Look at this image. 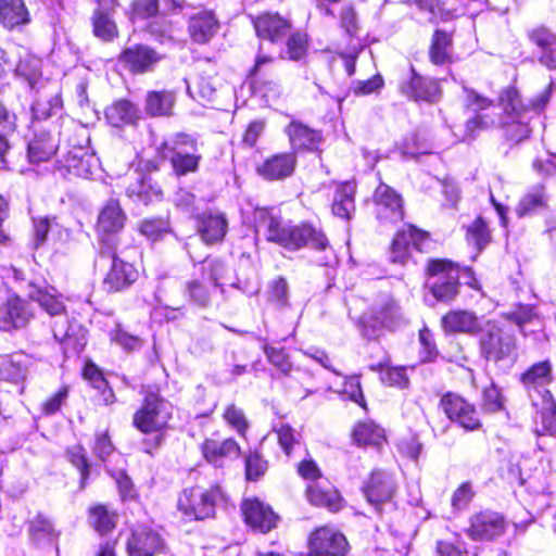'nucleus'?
I'll return each mask as SVG.
<instances>
[{
  "mask_svg": "<svg viewBox=\"0 0 556 556\" xmlns=\"http://www.w3.org/2000/svg\"><path fill=\"white\" fill-rule=\"evenodd\" d=\"M464 93L465 106L475 116L466 122L462 140H471L478 131L498 125L508 140L519 142L529 137L531 118L543 112L551 99L549 88L538 93L527 105L514 87L501 92L498 104L467 87H464Z\"/></svg>",
  "mask_w": 556,
  "mask_h": 556,
  "instance_id": "obj_1",
  "label": "nucleus"
},
{
  "mask_svg": "<svg viewBox=\"0 0 556 556\" xmlns=\"http://www.w3.org/2000/svg\"><path fill=\"white\" fill-rule=\"evenodd\" d=\"M254 222L257 233H263L268 241L278 243L291 251L305 245L317 250H325L328 245V240L324 232L312 225L292 226L286 224L268 208L255 210Z\"/></svg>",
  "mask_w": 556,
  "mask_h": 556,
  "instance_id": "obj_2",
  "label": "nucleus"
},
{
  "mask_svg": "<svg viewBox=\"0 0 556 556\" xmlns=\"http://www.w3.org/2000/svg\"><path fill=\"white\" fill-rule=\"evenodd\" d=\"M552 379L549 361L535 363L521 375V382L535 410L533 420L539 434L556 433V402L547 389Z\"/></svg>",
  "mask_w": 556,
  "mask_h": 556,
  "instance_id": "obj_3",
  "label": "nucleus"
},
{
  "mask_svg": "<svg viewBox=\"0 0 556 556\" xmlns=\"http://www.w3.org/2000/svg\"><path fill=\"white\" fill-rule=\"evenodd\" d=\"M225 500V494L218 485L208 489L198 485L182 491L178 497L177 508L188 521L203 520L213 517L217 505Z\"/></svg>",
  "mask_w": 556,
  "mask_h": 556,
  "instance_id": "obj_4",
  "label": "nucleus"
},
{
  "mask_svg": "<svg viewBox=\"0 0 556 556\" xmlns=\"http://www.w3.org/2000/svg\"><path fill=\"white\" fill-rule=\"evenodd\" d=\"M427 285L441 302H451L459 293V270L456 265L446 260H431L427 266Z\"/></svg>",
  "mask_w": 556,
  "mask_h": 556,
  "instance_id": "obj_5",
  "label": "nucleus"
},
{
  "mask_svg": "<svg viewBox=\"0 0 556 556\" xmlns=\"http://www.w3.org/2000/svg\"><path fill=\"white\" fill-rule=\"evenodd\" d=\"M172 418L170 405L160 394L148 391L140 408L134 414L132 426L142 433L160 432Z\"/></svg>",
  "mask_w": 556,
  "mask_h": 556,
  "instance_id": "obj_6",
  "label": "nucleus"
},
{
  "mask_svg": "<svg viewBox=\"0 0 556 556\" xmlns=\"http://www.w3.org/2000/svg\"><path fill=\"white\" fill-rule=\"evenodd\" d=\"M126 216L118 201L110 200L100 211L97 230L99 233V255L112 254L119 245L118 232L123 229Z\"/></svg>",
  "mask_w": 556,
  "mask_h": 556,
  "instance_id": "obj_7",
  "label": "nucleus"
},
{
  "mask_svg": "<svg viewBox=\"0 0 556 556\" xmlns=\"http://www.w3.org/2000/svg\"><path fill=\"white\" fill-rule=\"evenodd\" d=\"M481 354L486 361L498 363L513 361L516 351V339L513 333L488 320L480 336Z\"/></svg>",
  "mask_w": 556,
  "mask_h": 556,
  "instance_id": "obj_8",
  "label": "nucleus"
},
{
  "mask_svg": "<svg viewBox=\"0 0 556 556\" xmlns=\"http://www.w3.org/2000/svg\"><path fill=\"white\" fill-rule=\"evenodd\" d=\"M34 317L33 305L20 295L12 294L0 305V330L12 332L24 329Z\"/></svg>",
  "mask_w": 556,
  "mask_h": 556,
  "instance_id": "obj_9",
  "label": "nucleus"
},
{
  "mask_svg": "<svg viewBox=\"0 0 556 556\" xmlns=\"http://www.w3.org/2000/svg\"><path fill=\"white\" fill-rule=\"evenodd\" d=\"M440 407L451 421L467 431L478 430L482 426L475 405L463 396L446 393L441 397Z\"/></svg>",
  "mask_w": 556,
  "mask_h": 556,
  "instance_id": "obj_10",
  "label": "nucleus"
},
{
  "mask_svg": "<svg viewBox=\"0 0 556 556\" xmlns=\"http://www.w3.org/2000/svg\"><path fill=\"white\" fill-rule=\"evenodd\" d=\"M399 89L404 97L415 102L432 103L438 101L441 94L439 83L419 75L413 66L401 78Z\"/></svg>",
  "mask_w": 556,
  "mask_h": 556,
  "instance_id": "obj_11",
  "label": "nucleus"
},
{
  "mask_svg": "<svg viewBox=\"0 0 556 556\" xmlns=\"http://www.w3.org/2000/svg\"><path fill=\"white\" fill-rule=\"evenodd\" d=\"M396 491V482L393 475L374 470L369 479L363 485V493L368 503L372 505L378 513H382L383 505H391Z\"/></svg>",
  "mask_w": 556,
  "mask_h": 556,
  "instance_id": "obj_12",
  "label": "nucleus"
},
{
  "mask_svg": "<svg viewBox=\"0 0 556 556\" xmlns=\"http://www.w3.org/2000/svg\"><path fill=\"white\" fill-rule=\"evenodd\" d=\"M507 522L504 516L493 510H481L470 517L467 535L475 541H491L504 534Z\"/></svg>",
  "mask_w": 556,
  "mask_h": 556,
  "instance_id": "obj_13",
  "label": "nucleus"
},
{
  "mask_svg": "<svg viewBox=\"0 0 556 556\" xmlns=\"http://www.w3.org/2000/svg\"><path fill=\"white\" fill-rule=\"evenodd\" d=\"M64 176L91 178L99 168V159L84 147H73L59 161Z\"/></svg>",
  "mask_w": 556,
  "mask_h": 556,
  "instance_id": "obj_14",
  "label": "nucleus"
},
{
  "mask_svg": "<svg viewBox=\"0 0 556 556\" xmlns=\"http://www.w3.org/2000/svg\"><path fill=\"white\" fill-rule=\"evenodd\" d=\"M377 218L383 224H396L404 217L401 195L386 184H380L374 194Z\"/></svg>",
  "mask_w": 556,
  "mask_h": 556,
  "instance_id": "obj_15",
  "label": "nucleus"
},
{
  "mask_svg": "<svg viewBox=\"0 0 556 556\" xmlns=\"http://www.w3.org/2000/svg\"><path fill=\"white\" fill-rule=\"evenodd\" d=\"M309 549L316 555L344 556L349 551V543L342 533L321 527L311 534Z\"/></svg>",
  "mask_w": 556,
  "mask_h": 556,
  "instance_id": "obj_16",
  "label": "nucleus"
},
{
  "mask_svg": "<svg viewBox=\"0 0 556 556\" xmlns=\"http://www.w3.org/2000/svg\"><path fill=\"white\" fill-rule=\"evenodd\" d=\"M427 240V233L414 226L409 225L399 230L391 244L390 261L396 264H405L410 255V249L422 251L424 243Z\"/></svg>",
  "mask_w": 556,
  "mask_h": 556,
  "instance_id": "obj_17",
  "label": "nucleus"
},
{
  "mask_svg": "<svg viewBox=\"0 0 556 556\" xmlns=\"http://www.w3.org/2000/svg\"><path fill=\"white\" fill-rule=\"evenodd\" d=\"M118 248L112 254L100 255L112 258L111 267L103 280V287L109 292L122 291L132 285L138 278V271L132 264L118 257Z\"/></svg>",
  "mask_w": 556,
  "mask_h": 556,
  "instance_id": "obj_18",
  "label": "nucleus"
},
{
  "mask_svg": "<svg viewBox=\"0 0 556 556\" xmlns=\"http://www.w3.org/2000/svg\"><path fill=\"white\" fill-rule=\"evenodd\" d=\"M253 26L261 40L273 45L282 42L291 30V24L278 13L266 12L253 18Z\"/></svg>",
  "mask_w": 556,
  "mask_h": 556,
  "instance_id": "obj_19",
  "label": "nucleus"
},
{
  "mask_svg": "<svg viewBox=\"0 0 556 556\" xmlns=\"http://www.w3.org/2000/svg\"><path fill=\"white\" fill-rule=\"evenodd\" d=\"M163 548V539L153 529L139 526L131 532L127 542L129 556H154Z\"/></svg>",
  "mask_w": 556,
  "mask_h": 556,
  "instance_id": "obj_20",
  "label": "nucleus"
},
{
  "mask_svg": "<svg viewBox=\"0 0 556 556\" xmlns=\"http://www.w3.org/2000/svg\"><path fill=\"white\" fill-rule=\"evenodd\" d=\"M119 60L130 72L142 74L152 71L162 56L148 46L135 45L126 48Z\"/></svg>",
  "mask_w": 556,
  "mask_h": 556,
  "instance_id": "obj_21",
  "label": "nucleus"
},
{
  "mask_svg": "<svg viewBox=\"0 0 556 556\" xmlns=\"http://www.w3.org/2000/svg\"><path fill=\"white\" fill-rule=\"evenodd\" d=\"M26 293L31 301L38 303L49 317L66 309L62 295L52 286L30 281L27 285Z\"/></svg>",
  "mask_w": 556,
  "mask_h": 556,
  "instance_id": "obj_22",
  "label": "nucleus"
},
{
  "mask_svg": "<svg viewBox=\"0 0 556 556\" xmlns=\"http://www.w3.org/2000/svg\"><path fill=\"white\" fill-rule=\"evenodd\" d=\"M296 165L294 152L278 153L257 166V173L266 180H282L290 177Z\"/></svg>",
  "mask_w": 556,
  "mask_h": 556,
  "instance_id": "obj_23",
  "label": "nucleus"
},
{
  "mask_svg": "<svg viewBox=\"0 0 556 556\" xmlns=\"http://www.w3.org/2000/svg\"><path fill=\"white\" fill-rule=\"evenodd\" d=\"M244 520L261 532L270 531L276 525V515L269 506L257 498H248L241 506Z\"/></svg>",
  "mask_w": 556,
  "mask_h": 556,
  "instance_id": "obj_24",
  "label": "nucleus"
},
{
  "mask_svg": "<svg viewBox=\"0 0 556 556\" xmlns=\"http://www.w3.org/2000/svg\"><path fill=\"white\" fill-rule=\"evenodd\" d=\"M59 147L58 134H51L43 128L35 129L33 138L27 144V155L31 163L48 161L55 154Z\"/></svg>",
  "mask_w": 556,
  "mask_h": 556,
  "instance_id": "obj_25",
  "label": "nucleus"
},
{
  "mask_svg": "<svg viewBox=\"0 0 556 556\" xmlns=\"http://www.w3.org/2000/svg\"><path fill=\"white\" fill-rule=\"evenodd\" d=\"M285 132L294 152L317 150L323 139L320 131L296 121H292Z\"/></svg>",
  "mask_w": 556,
  "mask_h": 556,
  "instance_id": "obj_26",
  "label": "nucleus"
},
{
  "mask_svg": "<svg viewBox=\"0 0 556 556\" xmlns=\"http://www.w3.org/2000/svg\"><path fill=\"white\" fill-rule=\"evenodd\" d=\"M230 268L218 258L206 257L204 261L194 265V276H199L203 281H210L214 287L223 288L226 285L235 287L230 279Z\"/></svg>",
  "mask_w": 556,
  "mask_h": 556,
  "instance_id": "obj_27",
  "label": "nucleus"
},
{
  "mask_svg": "<svg viewBox=\"0 0 556 556\" xmlns=\"http://www.w3.org/2000/svg\"><path fill=\"white\" fill-rule=\"evenodd\" d=\"M219 23L210 11H202L190 17L188 30L191 39L200 45L207 43L218 31Z\"/></svg>",
  "mask_w": 556,
  "mask_h": 556,
  "instance_id": "obj_28",
  "label": "nucleus"
},
{
  "mask_svg": "<svg viewBox=\"0 0 556 556\" xmlns=\"http://www.w3.org/2000/svg\"><path fill=\"white\" fill-rule=\"evenodd\" d=\"M227 220L219 213H204L198 218V232L205 243H215L223 240L227 232Z\"/></svg>",
  "mask_w": 556,
  "mask_h": 556,
  "instance_id": "obj_29",
  "label": "nucleus"
},
{
  "mask_svg": "<svg viewBox=\"0 0 556 556\" xmlns=\"http://www.w3.org/2000/svg\"><path fill=\"white\" fill-rule=\"evenodd\" d=\"M274 59L262 52V47L256 56L255 64L250 71V78L253 84L258 86L265 97L277 98L281 94V85L274 80H264L263 76L267 68L273 64Z\"/></svg>",
  "mask_w": 556,
  "mask_h": 556,
  "instance_id": "obj_30",
  "label": "nucleus"
},
{
  "mask_svg": "<svg viewBox=\"0 0 556 556\" xmlns=\"http://www.w3.org/2000/svg\"><path fill=\"white\" fill-rule=\"evenodd\" d=\"M126 195L134 203L147 205L161 200L162 190L146 176L136 174L134 180L126 187Z\"/></svg>",
  "mask_w": 556,
  "mask_h": 556,
  "instance_id": "obj_31",
  "label": "nucleus"
},
{
  "mask_svg": "<svg viewBox=\"0 0 556 556\" xmlns=\"http://www.w3.org/2000/svg\"><path fill=\"white\" fill-rule=\"evenodd\" d=\"M442 325L448 332L475 333L484 327L482 320L469 311H452L442 318Z\"/></svg>",
  "mask_w": 556,
  "mask_h": 556,
  "instance_id": "obj_32",
  "label": "nucleus"
},
{
  "mask_svg": "<svg viewBox=\"0 0 556 556\" xmlns=\"http://www.w3.org/2000/svg\"><path fill=\"white\" fill-rule=\"evenodd\" d=\"M50 318L53 337L59 342L74 340L76 343H80L85 339L84 328L68 317L66 309Z\"/></svg>",
  "mask_w": 556,
  "mask_h": 556,
  "instance_id": "obj_33",
  "label": "nucleus"
},
{
  "mask_svg": "<svg viewBox=\"0 0 556 556\" xmlns=\"http://www.w3.org/2000/svg\"><path fill=\"white\" fill-rule=\"evenodd\" d=\"M306 496L311 504L326 507L331 511L341 508L342 498L339 492L328 483L314 482L306 489Z\"/></svg>",
  "mask_w": 556,
  "mask_h": 556,
  "instance_id": "obj_34",
  "label": "nucleus"
},
{
  "mask_svg": "<svg viewBox=\"0 0 556 556\" xmlns=\"http://www.w3.org/2000/svg\"><path fill=\"white\" fill-rule=\"evenodd\" d=\"M368 323L371 327L380 326L389 330H393L403 323V315L399 305L393 300H386L372 309Z\"/></svg>",
  "mask_w": 556,
  "mask_h": 556,
  "instance_id": "obj_35",
  "label": "nucleus"
},
{
  "mask_svg": "<svg viewBox=\"0 0 556 556\" xmlns=\"http://www.w3.org/2000/svg\"><path fill=\"white\" fill-rule=\"evenodd\" d=\"M202 452L207 462L220 466L224 458H237L240 446L233 439H226L223 442L206 440L202 445Z\"/></svg>",
  "mask_w": 556,
  "mask_h": 556,
  "instance_id": "obj_36",
  "label": "nucleus"
},
{
  "mask_svg": "<svg viewBox=\"0 0 556 556\" xmlns=\"http://www.w3.org/2000/svg\"><path fill=\"white\" fill-rule=\"evenodd\" d=\"M0 21L7 28L29 22V13L23 0H0Z\"/></svg>",
  "mask_w": 556,
  "mask_h": 556,
  "instance_id": "obj_37",
  "label": "nucleus"
},
{
  "mask_svg": "<svg viewBox=\"0 0 556 556\" xmlns=\"http://www.w3.org/2000/svg\"><path fill=\"white\" fill-rule=\"evenodd\" d=\"M176 102L172 90L149 91L146 98V111L152 116H169Z\"/></svg>",
  "mask_w": 556,
  "mask_h": 556,
  "instance_id": "obj_38",
  "label": "nucleus"
},
{
  "mask_svg": "<svg viewBox=\"0 0 556 556\" xmlns=\"http://www.w3.org/2000/svg\"><path fill=\"white\" fill-rule=\"evenodd\" d=\"M28 533L37 545L52 544L59 535L52 521L42 514H38L29 521Z\"/></svg>",
  "mask_w": 556,
  "mask_h": 556,
  "instance_id": "obj_39",
  "label": "nucleus"
},
{
  "mask_svg": "<svg viewBox=\"0 0 556 556\" xmlns=\"http://www.w3.org/2000/svg\"><path fill=\"white\" fill-rule=\"evenodd\" d=\"M353 440L359 446L380 447L386 438L383 429L374 421H363L354 427Z\"/></svg>",
  "mask_w": 556,
  "mask_h": 556,
  "instance_id": "obj_40",
  "label": "nucleus"
},
{
  "mask_svg": "<svg viewBox=\"0 0 556 556\" xmlns=\"http://www.w3.org/2000/svg\"><path fill=\"white\" fill-rule=\"evenodd\" d=\"M548 197L543 185L532 187L520 200L517 213L519 216L539 213L547 207Z\"/></svg>",
  "mask_w": 556,
  "mask_h": 556,
  "instance_id": "obj_41",
  "label": "nucleus"
},
{
  "mask_svg": "<svg viewBox=\"0 0 556 556\" xmlns=\"http://www.w3.org/2000/svg\"><path fill=\"white\" fill-rule=\"evenodd\" d=\"M28 358L24 354H15L0 363V376L7 381L18 383L24 381L28 372Z\"/></svg>",
  "mask_w": 556,
  "mask_h": 556,
  "instance_id": "obj_42",
  "label": "nucleus"
},
{
  "mask_svg": "<svg viewBox=\"0 0 556 556\" xmlns=\"http://www.w3.org/2000/svg\"><path fill=\"white\" fill-rule=\"evenodd\" d=\"M92 27L96 37L102 41H112L118 35V29L106 8L99 7L92 15Z\"/></svg>",
  "mask_w": 556,
  "mask_h": 556,
  "instance_id": "obj_43",
  "label": "nucleus"
},
{
  "mask_svg": "<svg viewBox=\"0 0 556 556\" xmlns=\"http://www.w3.org/2000/svg\"><path fill=\"white\" fill-rule=\"evenodd\" d=\"M452 37L443 30H435L429 50V56L433 64L443 65L451 62Z\"/></svg>",
  "mask_w": 556,
  "mask_h": 556,
  "instance_id": "obj_44",
  "label": "nucleus"
},
{
  "mask_svg": "<svg viewBox=\"0 0 556 556\" xmlns=\"http://www.w3.org/2000/svg\"><path fill=\"white\" fill-rule=\"evenodd\" d=\"M356 186L352 181H345L337 187L333 201L344 202L345 207L332 204V213L343 219H350L355 210L354 194Z\"/></svg>",
  "mask_w": 556,
  "mask_h": 556,
  "instance_id": "obj_45",
  "label": "nucleus"
},
{
  "mask_svg": "<svg viewBox=\"0 0 556 556\" xmlns=\"http://www.w3.org/2000/svg\"><path fill=\"white\" fill-rule=\"evenodd\" d=\"M105 117L112 126L119 127L134 123L137 118V110L131 102L118 100L106 108Z\"/></svg>",
  "mask_w": 556,
  "mask_h": 556,
  "instance_id": "obj_46",
  "label": "nucleus"
},
{
  "mask_svg": "<svg viewBox=\"0 0 556 556\" xmlns=\"http://www.w3.org/2000/svg\"><path fill=\"white\" fill-rule=\"evenodd\" d=\"M41 61L35 56L21 59L15 68L16 76L25 79L35 88L41 77Z\"/></svg>",
  "mask_w": 556,
  "mask_h": 556,
  "instance_id": "obj_47",
  "label": "nucleus"
},
{
  "mask_svg": "<svg viewBox=\"0 0 556 556\" xmlns=\"http://www.w3.org/2000/svg\"><path fill=\"white\" fill-rule=\"evenodd\" d=\"M89 518L92 527L101 534L112 531L116 525L115 514L103 505L91 508Z\"/></svg>",
  "mask_w": 556,
  "mask_h": 556,
  "instance_id": "obj_48",
  "label": "nucleus"
},
{
  "mask_svg": "<svg viewBox=\"0 0 556 556\" xmlns=\"http://www.w3.org/2000/svg\"><path fill=\"white\" fill-rule=\"evenodd\" d=\"M66 456L70 463L75 466L80 472V489L87 485L90 476L89 463L85 448L77 444L67 448Z\"/></svg>",
  "mask_w": 556,
  "mask_h": 556,
  "instance_id": "obj_49",
  "label": "nucleus"
},
{
  "mask_svg": "<svg viewBox=\"0 0 556 556\" xmlns=\"http://www.w3.org/2000/svg\"><path fill=\"white\" fill-rule=\"evenodd\" d=\"M466 238L468 243L475 245L479 251L484 249L491 241V233L486 223L481 217L473 220L467 228Z\"/></svg>",
  "mask_w": 556,
  "mask_h": 556,
  "instance_id": "obj_50",
  "label": "nucleus"
},
{
  "mask_svg": "<svg viewBox=\"0 0 556 556\" xmlns=\"http://www.w3.org/2000/svg\"><path fill=\"white\" fill-rule=\"evenodd\" d=\"M149 31L160 42H168L175 39V24L165 15H156L149 24Z\"/></svg>",
  "mask_w": 556,
  "mask_h": 556,
  "instance_id": "obj_51",
  "label": "nucleus"
},
{
  "mask_svg": "<svg viewBox=\"0 0 556 556\" xmlns=\"http://www.w3.org/2000/svg\"><path fill=\"white\" fill-rule=\"evenodd\" d=\"M139 231L149 240L156 241L169 231V223L166 218H147L140 222Z\"/></svg>",
  "mask_w": 556,
  "mask_h": 556,
  "instance_id": "obj_52",
  "label": "nucleus"
},
{
  "mask_svg": "<svg viewBox=\"0 0 556 556\" xmlns=\"http://www.w3.org/2000/svg\"><path fill=\"white\" fill-rule=\"evenodd\" d=\"M200 159L201 156L195 154V152H177L172 155L170 162L175 173L181 176L195 172L198 169Z\"/></svg>",
  "mask_w": 556,
  "mask_h": 556,
  "instance_id": "obj_53",
  "label": "nucleus"
},
{
  "mask_svg": "<svg viewBox=\"0 0 556 556\" xmlns=\"http://www.w3.org/2000/svg\"><path fill=\"white\" fill-rule=\"evenodd\" d=\"M308 41L305 35L300 33L291 35L287 40L286 54L281 53V58H288L292 61H300L305 58Z\"/></svg>",
  "mask_w": 556,
  "mask_h": 556,
  "instance_id": "obj_54",
  "label": "nucleus"
},
{
  "mask_svg": "<svg viewBox=\"0 0 556 556\" xmlns=\"http://www.w3.org/2000/svg\"><path fill=\"white\" fill-rule=\"evenodd\" d=\"M223 418L238 432L239 435H245L249 422L241 408L237 407L235 404L227 405L224 410Z\"/></svg>",
  "mask_w": 556,
  "mask_h": 556,
  "instance_id": "obj_55",
  "label": "nucleus"
},
{
  "mask_svg": "<svg viewBox=\"0 0 556 556\" xmlns=\"http://www.w3.org/2000/svg\"><path fill=\"white\" fill-rule=\"evenodd\" d=\"M164 147L166 149H169L174 153L177 152H197L198 146L195 139H193L191 136L182 132L175 134L174 136L169 137L164 141Z\"/></svg>",
  "mask_w": 556,
  "mask_h": 556,
  "instance_id": "obj_56",
  "label": "nucleus"
},
{
  "mask_svg": "<svg viewBox=\"0 0 556 556\" xmlns=\"http://www.w3.org/2000/svg\"><path fill=\"white\" fill-rule=\"evenodd\" d=\"M263 350L268 362L281 374L288 375L291 371L292 364L283 349H276L269 344H265Z\"/></svg>",
  "mask_w": 556,
  "mask_h": 556,
  "instance_id": "obj_57",
  "label": "nucleus"
},
{
  "mask_svg": "<svg viewBox=\"0 0 556 556\" xmlns=\"http://www.w3.org/2000/svg\"><path fill=\"white\" fill-rule=\"evenodd\" d=\"M341 392L349 400L357 403L361 407H366V402L359 382V376L354 375L346 377Z\"/></svg>",
  "mask_w": 556,
  "mask_h": 556,
  "instance_id": "obj_58",
  "label": "nucleus"
},
{
  "mask_svg": "<svg viewBox=\"0 0 556 556\" xmlns=\"http://www.w3.org/2000/svg\"><path fill=\"white\" fill-rule=\"evenodd\" d=\"M482 408L489 413H495L503 408V400L501 392L494 383L483 389Z\"/></svg>",
  "mask_w": 556,
  "mask_h": 556,
  "instance_id": "obj_59",
  "label": "nucleus"
},
{
  "mask_svg": "<svg viewBox=\"0 0 556 556\" xmlns=\"http://www.w3.org/2000/svg\"><path fill=\"white\" fill-rule=\"evenodd\" d=\"M204 282L203 280L200 281L198 278H194L187 285L190 299L200 306H206L211 299L210 290Z\"/></svg>",
  "mask_w": 556,
  "mask_h": 556,
  "instance_id": "obj_60",
  "label": "nucleus"
},
{
  "mask_svg": "<svg viewBox=\"0 0 556 556\" xmlns=\"http://www.w3.org/2000/svg\"><path fill=\"white\" fill-rule=\"evenodd\" d=\"M274 431L277 433L278 442L281 448L285 451L287 455H290L293 445L298 443V438L294 429H292L287 424L280 422L279 425L274 427Z\"/></svg>",
  "mask_w": 556,
  "mask_h": 556,
  "instance_id": "obj_61",
  "label": "nucleus"
},
{
  "mask_svg": "<svg viewBox=\"0 0 556 556\" xmlns=\"http://www.w3.org/2000/svg\"><path fill=\"white\" fill-rule=\"evenodd\" d=\"M531 41L541 48L542 53L552 49L556 51V36L546 28H538L530 34Z\"/></svg>",
  "mask_w": 556,
  "mask_h": 556,
  "instance_id": "obj_62",
  "label": "nucleus"
},
{
  "mask_svg": "<svg viewBox=\"0 0 556 556\" xmlns=\"http://www.w3.org/2000/svg\"><path fill=\"white\" fill-rule=\"evenodd\" d=\"M161 0H138L132 4L134 18L155 17Z\"/></svg>",
  "mask_w": 556,
  "mask_h": 556,
  "instance_id": "obj_63",
  "label": "nucleus"
},
{
  "mask_svg": "<svg viewBox=\"0 0 556 556\" xmlns=\"http://www.w3.org/2000/svg\"><path fill=\"white\" fill-rule=\"evenodd\" d=\"M61 99L59 96L52 97L48 101H37L33 106V115L35 118H47L53 114V112L60 110Z\"/></svg>",
  "mask_w": 556,
  "mask_h": 556,
  "instance_id": "obj_64",
  "label": "nucleus"
}]
</instances>
